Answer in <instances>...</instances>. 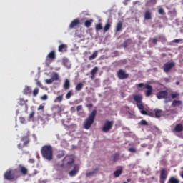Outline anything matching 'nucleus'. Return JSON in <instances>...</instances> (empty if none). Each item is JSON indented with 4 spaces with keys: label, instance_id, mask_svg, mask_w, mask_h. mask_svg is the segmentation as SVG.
Returning <instances> with one entry per match:
<instances>
[{
    "label": "nucleus",
    "instance_id": "obj_49",
    "mask_svg": "<svg viewBox=\"0 0 183 183\" xmlns=\"http://www.w3.org/2000/svg\"><path fill=\"white\" fill-rule=\"evenodd\" d=\"M181 41H182V39H177L173 40V42H174L175 44H179V42H181Z\"/></svg>",
    "mask_w": 183,
    "mask_h": 183
},
{
    "label": "nucleus",
    "instance_id": "obj_42",
    "mask_svg": "<svg viewBox=\"0 0 183 183\" xmlns=\"http://www.w3.org/2000/svg\"><path fill=\"white\" fill-rule=\"evenodd\" d=\"M140 125H144L145 127H148V123L147 122L146 120H141L139 122Z\"/></svg>",
    "mask_w": 183,
    "mask_h": 183
},
{
    "label": "nucleus",
    "instance_id": "obj_63",
    "mask_svg": "<svg viewBox=\"0 0 183 183\" xmlns=\"http://www.w3.org/2000/svg\"><path fill=\"white\" fill-rule=\"evenodd\" d=\"M57 108H59V105H57V106H56Z\"/></svg>",
    "mask_w": 183,
    "mask_h": 183
},
{
    "label": "nucleus",
    "instance_id": "obj_14",
    "mask_svg": "<svg viewBox=\"0 0 183 183\" xmlns=\"http://www.w3.org/2000/svg\"><path fill=\"white\" fill-rule=\"evenodd\" d=\"M79 171V168L78 167V165L75 164L74 169L70 171L69 172V174L70 177H75V175L78 174Z\"/></svg>",
    "mask_w": 183,
    "mask_h": 183
},
{
    "label": "nucleus",
    "instance_id": "obj_50",
    "mask_svg": "<svg viewBox=\"0 0 183 183\" xmlns=\"http://www.w3.org/2000/svg\"><path fill=\"white\" fill-rule=\"evenodd\" d=\"M41 99H42L43 101H46V99H48V95H46V94L43 95V96L41 97Z\"/></svg>",
    "mask_w": 183,
    "mask_h": 183
},
{
    "label": "nucleus",
    "instance_id": "obj_45",
    "mask_svg": "<svg viewBox=\"0 0 183 183\" xmlns=\"http://www.w3.org/2000/svg\"><path fill=\"white\" fill-rule=\"evenodd\" d=\"M74 162H75V160L74 159V158H70V161L67 162V165L71 166L72 165V164H74Z\"/></svg>",
    "mask_w": 183,
    "mask_h": 183
},
{
    "label": "nucleus",
    "instance_id": "obj_3",
    "mask_svg": "<svg viewBox=\"0 0 183 183\" xmlns=\"http://www.w3.org/2000/svg\"><path fill=\"white\" fill-rule=\"evenodd\" d=\"M137 88H145V89H147L144 92L145 94V97H151V95H152V86L148 84H144V83H139L138 84H137Z\"/></svg>",
    "mask_w": 183,
    "mask_h": 183
},
{
    "label": "nucleus",
    "instance_id": "obj_54",
    "mask_svg": "<svg viewBox=\"0 0 183 183\" xmlns=\"http://www.w3.org/2000/svg\"><path fill=\"white\" fill-rule=\"evenodd\" d=\"M17 147H18L19 149H22V148H24V147H25V146L20 143V144H18Z\"/></svg>",
    "mask_w": 183,
    "mask_h": 183
},
{
    "label": "nucleus",
    "instance_id": "obj_64",
    "mask_svg": "<svg viewBox=\"0 0 183 183\" xmlns=\"http://www.w3.org/2000/svg\"><path fill=\"white\" fill-rule=\"evenodd\" d=\"M155 177H152V179H154Z\"/></svg>",
    "mask_w": 183,
    "mask_h": 183
},
{
    "label": "nucleus",
    "instance_id": "obj_58",
    "mask_svg": "<svg viewBox=\"0 0 183 183\" xmlns=\"http://www.w3.org/2000/svg\"><path fill=\"white\" fill-rule=\"evenodd\" d=\"M150 2L153 4V5H155V4H157V0H150Z\"/></svg>",
    "mask_w": 183,
    "mask_h": 183
},
{
    "label": "nucleus",
    "instance_id": "obj_47",
    "mask_svg": "<svg viewBox=\"0 0 183 183\" xmlns=\"http://www.w3.org/2000/svg\"><path fill=\"white\" fill-rule=\"evenodd\" d=\"M170 97L172 98V99H175L178 97V94L174 93V94H171Z\"/></svg>",
    "mask_w": 183,
    "mask_h": 183
},
{
    "label": "nucleus",
    "instance_id": "obj_41",
    "mask_svg": "<svg viewBox=\"0 0 183 183\" xmlns=\"http://www.w3.org/2000/svg\"><path fill=\"white\" fill-rule=\"evenodd\" d=\"M158 13L160 15H165V11H164V9L162 7L158 9Z\"/></svg>",
    "mask_w": 183,
    "mask_h": 183
},
{
    "label": "nucleus",
    "instance_id": "obj_16",
    "mask_svg": "<svg viewBox=\"0 0 183 183\" xmlns=\"http://www.w3.org/2000/svg\"><path fill=\"white\" fill-rule=\"evenodd\" d=\"M144 19L146 21H149L150 19H152V13L151 11L147 10L144 12Z\"/></svg>",
    "mask_w": 183,
    "mask_h": 183
},
{
    "label": "nucleus",
    "instance_id": "obj_53",
    "mask_svg": "<svg viewBox=\"0 0 183 183\" xmlns=\"http://www.w3.org/2000/svg\"><path fill=\"white\" fill-rule=\"evenodd\" d=\"M76 111H78V112L82 111V105L77 106Z\"/></svg>",
    "mask_w": 183,
    "mask_h": 183
},
{
    "label": "nucleus",
    "instance_id": "obj_62",
    "mask_svg": "<svg viewBox=\"0 0 183 183\" xmlns=\"http://www.w3.org/2000/svg\"><path fill=\"white\" fill-rule=\"evenodd\" d=\"M68 158H69V157H65V159H68Z\"/></svg>",
    "mask_w": 183,
    "mask_h": 183
},
{
    "label": "nucleus",
    "instance_id": "obj_10",
    "mask_svg": "<svg viewBox=\"0 0 183 183\" xmlns=\"http://www.w3.org/2000/svg\"><path fill=\"white\" fill-rule=\"evenodd\" d=\"M168 177V173L167 172L166 169H163L160 171V183H165V181H167V177Z\"/></svg>",
    "mask_w": 183,
    "mask_h": 183
},
{
    "label": "nucleus",
    "instance_id": "obj_60",
    "mask_svg": "<svg viewBox=\"0 0 183 183\" xmlns=\"http://www.w3.org/2000/svg\"><path fill=\"white\" fill-rule=\"evenodd\" d=\"M127 182H131V179H127Z\"/></svg>",
    "mask_w": 183,
    "mask_h": 183
},
{
    "label": "nucleus",
    "instance_id": "obj_7",
    "mask_svg": "<svg viewBox=\"0 0 183 183\" xmlns=\"http://www.w3.org/2000/svg\"><path fill=\"white\" fill-rule=\"evenodd\" d=\"M174 66H175L174 62L165 63L163 66L164 72H165L166 74H168V72H169V71H171L172 68H174Z\"/></svg>",
    "mask_w": 183,
    "mask_h": 183
},
{
    "label": "nucleus",
    "instance_id": "obj_23",
    "mask_svg": "<svg viewBox=\"0 0 183 183\" xmlns=\"http://www.w3.org/2000/svg\"><path fill=\"white\" fill-rule=\"evenodd\" d=\"M97 72H98V67L97 66L94 67L91 71V79H95V75H97Z\"/></svg>",
    "mask_w": 183,
    "mask_h": 183
},
{
    "label": "nucleus",
    "instance_id": "obj_35",
    "mask_svg": "<svg viewBox=\"0 0 183 183\" xmlns=\"http://www.w3.org/2000/svg\"><path fill=\"white\" fill-rule=\"evenodd\" d=\"M118 159H119V154L115 153L113 155V161H114V162H117V161H118Z\"/></svg>",
    "mask_w": 183,
    "mask_h": 183
},
{
    "label": "nucleus",
    "instance_id": "obj_32",
    "mask_svg": "<svg viewBox=\"0 0 183 183\" xmlns=\"http://www.w3.org/2000/svg\"><path fill=\"white\" fill-rule=\"evenodd\" d=\"M97 56H98V51H95L93 53V54L89 57V61H94V59H95V58H97Z\"/></svg>",
    "mask_w": 183,
    "mask_h": 183
},
{
    "label": "nucleus",
    "instance_id": "obj_52",
    "mask_svg": "<svg viewBox=\"0 0 183 183\" xmlns=\"http://www.w3.org/2000/svg\"><path fill=\"white\" fill-rule=\"evenodd\" d=\"M46 82L47 84H52V82H54V80H52V79H46Z\"/></svg>",
    "mask_w": 183,
    "mask_h": 183
},
{
    "label": "nucleus",
    "instance_id": "obj_1",
    "mask_svg": "<svg viewBox=\"0 0 183 183\" xmlns=\"http://www.w3.org/2000/svg\"><path fill=\"white\" fill-rule=\"evenodd\" d=\"M41 154L42 158L46 161H52L54 159V149L51 145H44L41 147Z\"/></svg>",
    "mask_w": 183,
    "mask_h": 183
},
{
    "label": "nucleus",
    "instance_id": "obj_33",
    "mask_svg": "<svg viewBox=\"0 0 183 183\" xmlns=\"http://www.w3.org/2000/svg\"><path fill=\"white\" fill-rule=\"evenodd\" d=\"M67 46L66 44H61L59 46V52H64V49H66Z\"/></svg>",
    "mask_w": 183,
    "mask_h": 183
},
{
    "label": "nucleus",
    "instance_id": "obj_43",
    "mask_svg": "<svg viewBox=\"0 0 183 183\" xmlns=\"http://www.w3.org/2000/svg\"><path fill=\"white\" fill-rule=\"evenodd\" d=\"M128 151L132 154H135V152H137V149H135V147H130Z\"/></svg>",
    "mask_w": 183,
    "mask_h": 183
},
{
    "label": "nucleus",
    "instance_id": "obj_17",
    "mask_svg": "<svg viewBox=\"0 0 183 183\" xmlns=\"http://www.w3.org/2000/svg\"><path fill=\"white\" fill-rule=\"evenodd\" d=\"M63 88L66 91H68V89H69L71 88V81H69V79H66L64 80V84L63 85Z\"/></svg>",
    "mask_w": 183,
    "mask_h": 183
},
{
    "label": "nucleus",
    "instance_id": "obj_46",
    "mask_svg": "<svg viewBox=\"0 0 183 183\" xmlns=\"http://www.w3.org/2000/svg\"><path fill=\"white\" fill-rule=\"evenodd\" d=\"M45 108V105L44 104H40L38 107V111H44V109Z\"/></svg>",
    "mask_w": 183,
    "mask_h": 183
},
{
    "label": "nucleus",
    "instance_id": "obj_24",
    "mask_svg": "<svg viewBox=\"0 0 183 183\" xmlns=\"http://www.w3.org/2000/svg\"><path fill=\"white\" fill-rule=\"evenodd\" d=\"M62 64L66 68H71V64L69 63V60L67 58H64L62 60Z\"/></svg>",
    "mask_w": 183,
    "mask_h": 183
},
{
    "label": "nucleus",
    "instance_id": "obj_8",
    "mask_svg": "<svg viewBox=\"0 0 183 183\" xmlns=\"http://www.w3.org/2000/svg\"><path fill=\"white\" fill-rule=\"evenodd\" d=\"M56 58V54H55V51H51L46 56V64L47 65H49V64H51L52 61Z\"/></svg>",
    "mask_w": 183,
    "mask_h": 183
},
{
    "label": "nucleus",
    "instance_id": "obj_56",
    "mask_svg": "<svg viewBox=\"0 0 183 183\" xmlns=\"http://www.w3.org/2000/svg\"><path fill=\"white\" fill-rule=\"evenodd\" d=\"M152 42H153L154 45H157L158 40L157 39H152Z\"/></svg>",
    "mask_w": 183,
    "mask_h": 183
},
{
    "label": "nucleus",
    "instance_id": "obj_21",
    "mask_svg": "<svg viewBox=\"0 0 183 183\" xmlns=\"http://www.w3.org/2000/svg\"><path fill=\"white\" fill-rule=\"evenodd\" d=\"M21 141L24 142L23 145L26 147L29 144V136H24L21 137Z\"/></svg>",
    "mask_w": 183,
    "mask_h": 183
},
{
    "label": "nucleus",
    "instance_id": "obj_29",
    "mask_svg": "<svg viewBox=\"0 0 183 183\" xmlns=\"http://www.w3.org/2000/svg\"><path fill=\"white\" fill-rule=\"evenodd\" d=\"M92 22H94L93 19L86 21L84 22V26H86V28H90V26L92 25Z\"/></svg>",
    "mask_w": 183,
    "mask_h": 183
},
{
    "label": "nucleus",
    "instance_id": "obj_51",
    "mask_svg": "<svg viewBox=\"0 0 183 183\" xmlns=\"http://www.w3.org/2000/svg\"><path fill=\"white\" fill-rule=\"evenodd\" d=\"M164 82H166V84H169V82H171V79H169V78H164Z\"/></svg>",
    "mask_w": 183,
    "mask_h": 183
},
{
    "label": "nucleus",
    "instance_id": "obj_37",
    "mask_svg": "<svg viewBox=\"0 0 183 183\" xmlns=\"http://www.w3.org/2000/svg\"><path fill=\"white\" fill-rule=\"evenodd\" d=\"M62 99H64V96L60 95L55 99L54 102H61Z\"/></svg>",
    "mask_w": 183,
    "mask_h": 183
},
{
    "label": "nucleus",
    "instance_id": "obj_27",
    "mask_svg": "<svg viewBox=\"0 0 183 183\" xmlns=\"http://www.w3.org/2000/svg\"><path fill=\"white\" fill-rule=\"evenodd\" d=\"M83 88H84V83L80 82V83L77 84V85L76 86L75 90L77 92H79L80 91H82Z\"/></svg>",
    "mask_w": 183,
    "mask_h": 183
},
{
    "label": "nucleus",
    "instance_id": "obj_20",
    "mask_svg": "<svg viewBox=\"0 0 183 183\" xmlns=\"http://www.w3.org/2000/svg\"><path fill=\"white\" fill-rule=\"evenodd\" d=\"M154 117L155 118H161L162 117V110L159 109H154Z\"/></svg>",
    "mask_w": 183,
    "mask_h": 183
},
{
    "label": "nucleus",
    "instance_id": "obj_13",
    "mask_svg": "<svg viewBox=\"0 0 183 183\" xmlns=\"http://www.w3.org/2000/svg\"><path fill=\"white\" fill-rule=\"evenodd\" d=\"M26 102H28V99L25 100L24 98H19L17 99V104L21 107L25 105L26 109L28 110V104H26Z\"/></svg>",
    "mask_w": 183,
    "mask_h": 183
},
{
    "label": "nucleus",
    "instance_id": "obj_48",
    "mask_svg": "<svg viewBox=\"0 0 183 183\" xmlns=\"http://www.w3.org/2000/svg\"><path fill=\"white\" fill-rule=\"evenodd\" d=\"M36 82L37 86H39L40 88L42 87V83H41V81H39L38 79H36Z\"/></svg>",
    "mask_w": 183,
    "mask_h": 183
},
{
    "label": "nucleus",
    "instance_id": "obj_15",
    "mask_svg": "<svg viewBox=\"0 0 183 183\" xmlns=\"http://www.w3.org/2000/svg\"><path fill=\"white\" fill-rule=\"evenodd\" d=\"M140 112L142 115H148V117H151L152 118H154L155 117V114L152 112H147V110L141 109Z\"/></svg>",
    "mask_w": 183,
    "mask_h": 183
},
{
    "label": "nucleus",
    "instance_id": "obj_4",
    "mask_svg": "<svg viewBox=\"0 0 183 183\" xmlns=\"http://www.w3.org/2000/svg\"><path fill=\"white\" fill-rule=\"evenodd\" d=\"M142 99L143 97L141 94H135L133 96V99L136 102V105L139 111L145 108L144 103H142Z\"/></svg>",
    "mask_w": 183,
    "mask_h": 183
},
{
    "label": "nucleus",
    "instance_id": "obj_36",
    "mask_svg": "<svg viewBox=\"0 0 183 183\" xmlns=\"http://www.w3.org/2000/svg\"><path fill=\"white\" fill-rule=\"evenodd\" d=\"M52 81H59V76L58 74L55 73L52 77H51Z\"/></svg>",
    "mask_w": 183,
    "mask_h": 183
},
{
    "label": "nucleus",
    "instance_id": "obj_61",
    "mask_svg": "<svg viewBox=\"0 0 183 183\" xmlns=\"http://www.w3.org/2000/svg\"><path fill=\"white\" fill-rule=\"evenodd\" d=\"M176 85H179V81H177Z\"/></svg>",
    "mask_w": 183,
    "mask_h": 183
},
{
    "label": "nucleus",
    "instance_id": "obj_11",
    "mask_svg": "<svg viewBox=\"0 0 183 183\" xmlns=\"http://www.w3.org/2000/svg\"><path fill=\"white\" fill-rule=\"evenodd\" d=\"M156 97L157 99H164L165 98L168 97V92L167 90L165 91H160L157 94Z\"/></svg>",
    "mask_w": 183,
    "mask_h": 183
},
{
    "label": "nucleus",
    "instance_id": "obj_6",
    "mask_svg": "<svg viewBox=\"0 0 183 183\" xmlns=\"http://www.w3.org/2000/svg\"><path fill=\"white\" fill-rule=\"evenodd\" d=\"M4 179L6 181H14L15 179V174H12V169H9L4 174Z\"/></svg>",
    "mask_w": 183,
    "mask_h": 183
},
{
    "label": "nucleus",
    "instance_id": "obj_25",
    "mask_svg": "<svg viewBox=\"0 0 183 183\" xmlns=\"http://www.w3.org/2000/svg\"><path fill=\"white\" fill-rule=\"evenodd\" d=\"M19 168L23 175H26L28 174V169L22 165H19Z\"/></svg>",
    "mask_w": 183,
    "mask_h": 183
},
{
    "label": "nucleus",
    "instance_id": "obj_31",
    "mask_svg": "<svg viewBox=\"0 0 183 183\" xmlns=\"http://www.w3.org/2000/svg\"><path fill=\"white\" fill-rule=\"evenodd\" d=\"M168 183H179V179H178L174 177H172L169 178Z\"/></svg>",
    "mask_w": 183,
    "mask_h": 183
},
{
    "label": "nucleus",
    "instance_id": "obj_39",
    "mask_svg": "<svg viewBox=\"0 0 183 183\" xmlns=\"http://www.w3.org/2000/svg\"><path fill=\"white\" fill-rule=\"evenodd\" d=\"M72 95H74V94L72 93V90H70L69 92H68V93L66 95V99H69V98H71Z\"/></svg>",
    "mask_w": 183,
    "mask_h": 183
},
{
    "label": "nucleus",
    "instance_id": "obj_2",
    "mask_svg": "<svg viewBox=\"0 0 183 183\" xmlns=\"http://www.w3.org/2000/svg\"><path fill=\"white\" fill-rule=\"evenodd\" d=\"M95 117H97V109L93 110L88 118L85 119L84 123V129H89V128L92 127V124H94V121H95Z\"/></svg>",
    "mask_w": 183,
    "mask_h": 183
},
{
    "label": "nucleus",
    "instance_id": "obj_18",
    "mask_svg": "<svg viewBox=\"0 0 183 183\" xmlns=\"http://www.w3.org/2000/svg\"><path fill=\"white\" fill-rule=\"evenodd\" d=\"M23 94L24 95H29V94H32V89H31L29 86H26L23 90Z\"/></svg>",
    "mask_w": 183,
    "mask_h": 183
},
{
    "label": "nucleus",
    "instance_id": "obj_55",
    "mask_svg": "<svg viewBox=\"0 0 183 183\" xmlns=\"http://www.w3.org/2000/svg\"><path fill=\"white\" fill-rule=\"evenodd\" d=\"M29 164H35V159H29Z\"/></svg>",
    "mask_w": 183,
    "mask_h": 183
},
{
    "label": "nucleus",
    "instance_id": "obj_44",
    "mask_svg": "<svg viewBox=\"0 0 183 183\" xmlns=\"http://www.w3.org/2000/svg\"><path fill=\"white\" fill-rule=\"evenodd\" d=\"M19 121H20L21 124H25L26 122V120L25 119V117H20Z\"/></svg>",
    "mask_w": 183,
    "mask_h": 183
},
{
    "label": "nucleus",
    "instance_id": "obj_22",
    "mask_svg": "<svg viewBox=\"0 0 183 183\" xmlns=\"http://www.w3.org/2000/svg\"><path fill=\"white\" fill-rule=\"evenodd\" d=\"M182 105V102L181 100H174L172 103V108H175V107H179Z\"/></svg>",
    "mask_w": 183,
    "mask_h": 183
},
{
    "label": "nucleus",
    "instance_id": "obj_34",
    "mask_svg": "<svg viewBox=\"0 0 183 183\" xmlns=\"http://www.w3.org/2000/svg\"><path fill=\"white\" fill-rule=\"evenodd\" d=\"M101 29H102V24L99 23V24H96L95 30L97 31V32H98V31H101Z\"/></svg>",
    "mask_w": 183,
    "mask_h": 183
},
{
    "label": "nucleus",
    "instance_id": "obj_30",
    "mask_svg": "<svg viewBox=\"0 0 183 183\" xmlns=\"http://www.w3.org/2000/svg\"><path fill=\"white\" fill-rule=\"evenodd\" d=\"M109 29H111V23L108 21L104 27V32H108Z\"/></svg>",
    "mask_w": 183,
    "mask_h": 183
},
{
    "label": "nucleus",
    "instance_id": "obj_40",
    "mask_svg": "<svg viewBox=\"0 0 183 183\" xmlns=\"http://www.w3.org/2000/svg\"><path fill=\"white\" fill-rule=\"evenodd\" d=\"M34 117H35V111L31 112V113L29 116V119L31 121V119L34 120Z\"/></svg>",
    "mask_w": 183,
    "mask_h": 183
},
{
    "label": "nucleus",
    "instance_id": "obj_26",
    "mask_svg": "<svg viewBox=\"0 0 183 183\" xmlns=\"http://www.w3.org/2000/svg\"><path fill=\"white\" fill-rule=\"evenodd\" d=\"M122 21H119L116 26V32H121L122 31Z\"/></svg>",
    "mask_w": 183,
    "mask_h": 183
},
{
    "label": "nucleus",
    "instance_id": "obj_5",
    "mask_svg": "<svg viewBox=\"0 0 183 183\" xmlns=\"http://www.w3.org/2000/svg\"><path fill=\"white\" fill-rule=\"evenodd\" d=\"M112 127H114V121L106 120L102 128V132H105L107 134L109 132L111 129H112Z\"/></svg>",
    "mask_w": 183,
    "mask_h": 183
},
{
    "label": "nucleus",
    "instance_id": "obj_19",
    "mask_svg": "<svg viewBox=\"0 0 183 183\" xmlns=\"http://www.w3.org/2000/svg\"><path fill=\"white\" fill-rule=\"evenodd\" d=\"M183 131V125L181 124H176L174 132H182Z\"/></svg>",
    "mask_w": 183,
    "mask_h": 183
},
{
    "label": "nucleus",
    "instance_id": "obj_59",
    "mask_svg": "<svg viewBox=\"0 0 183 183\" xmlns=\"http://www.w3.org/2000/svg\"><path fill=\"white\" fill-rule=\"evenodd\" d=\"M89 108H92L94 107V105L92 104H89L87 106Z\"/></svg>",
    "mask_w": 183,
    "mask_h": 183
},
{
    "label": "nucleus",
    "instance_id": "obj_9",
    "mask_svg": "<svg viewBox=\"0 0 183 183\" xmlns=\"http://www.w3.org/2000/svg\"><path fill=\"white\" fill-rule=\"evenodd\" d=\"M117 77L119 79H127V78H129V74H127L125 70L119 69L117 71Z\"/></svg>",
    "mask_w": 183,
    "mask_h": 183
},
{
    "label": "nucleus",
    "instance_id": "obj_28",
    "mask_svg": "<svg viewBox=\"0 0 183 183\" xmlns=\"http://www.w3.org/2000/svg\"><path fill=\"white\" fill-rule=\"evenodd\" d=\"M122 174V169H117L114 172V177L118 178Z\"/></svg>",
    "mask_w": 183,
    "mask_h": 183
},
{
    "label": "nucleus",
    "instance_id": "obj_57",
    "mask_svg": "<svg viewBox=\"0 0 183 183\" xmlns=\"http://www.w3.org/2000/svg\"><path fill=\"white\" fill-rule=\"evenodd\" d=\"M91 175H94V172L86 173V177H91Z\"/></svg>",
    "mask_w": 183,
    "mask_h": 183
},
{
    "label": "nucleus",
    "instance_id": "obj_12",
    "mask_svg": "<svg viewBox=\"0 0 183 183\" xmlns=\"http://www.w3.org/2000/svg\"><path fill=\"white\" fill-rule=\"evenodd\" d=\"M80 24H81V21H79V19H76L73 20L71 22L69 28H70V29H73V28H75V27L78 26Z\"/></svg>",
    "mask_w": 183,
    "mask_h": 183
},
{
    "label": "nucleus",
    "instance_id": "obj_38",
    "mask_svg": "<svg viewBox=\"0 0 183 183\" xmlns=\"http://www.w3.org/2000/svg\"><path fill=\"white\" fill-rule=\"evenodd\" d=\"M39 94V89L35 88L33 91V97H36Z\"/></svg>",
    "mask_w": 183,
    "mask_h": 183
}]
</instances>
